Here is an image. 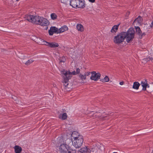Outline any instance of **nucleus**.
Returning a JSON list of instances; mask_svg holds the SVG:
<instances>
[{
    "label": "nucleus",
    "mask_w": 153,
    "mask_h": 153,
    "mask_svg": "<svg viewBox=\"0 0 153 153\" xmlns=\"http://www.w3.org/2000/svg\"><path fill=\"white\" fill-rule=\"evenodd\" d=\"M77 132L74 131L71 135V139H74L72 142L73 145L76 148H80L82 145L83 143V136L79 134H78V136L74 137V134Z\"/></svg>",
    "instance_id": "f257e3e1"
},
{
    "label": "nucleus",
    "mask_w": 153,
    "mask_h": 153,
    "mask_svg": "<svg viewBox=\"0 0 153 153\" xmlns=\"http://www.w3.org/2000/svg\"><path fill=\"white\" fill-rule=\"evenodd\" d=\"M124 38L125 39L126 38V42L128 43L133 40L134 37L135 30L132 27L130 28L127 32H123Z\"/></svg>",
    "instance_id": "f03ea898"
},
{
    "label": "nucleus",
    "mask_w": 153,
    "mask_h": 153,
    "mask_svg": "<svg viewBox=\"0 0 153 153\" xmlns=\"http://www.w3.org/2000/svg\"><path fill=\"white\" fill-rule=\"evenodd\" d=\"M70 5L74 8H83L85 7L84 0H71Z\"/></svg>",
    "instance_id": "7ed1b4c3"
},
{
    "label": "nucleus",
    "mask_w": 153,
    "mask_h": 153,
    "mask_svg": "<svg viewBox=\"0 0 153 153\" xmlns=\"http://www.w3.org/2000/svg\"><path fill=\"white\" fill-rule=\"evenodd\" d=\"M35 24L43 26H47L49 24V21L43 17L37 16Z\"/></svg>",
    "instance_id": "20e7f679"
},
{
    "label": "nucleus",
    "mask_w": 153,
    "mask_h": 153,
    "mask_svg": "<svg viewBox=\"0 0 153 153\" xmlns=\"http://www.w3.org/2000/svg\"><path fill=\"white\" fill-rule=\"evenodd\" d=\"M123 32L120 33L117 36H114V42L117 44H119L123 42L124 40Z\"/></svg>",
    "instance_id": "39448f33"
},
{
    "label": "nucleus",
    "mask_w": 153,
    "mask_h": 153,
    "mask_svg": "<svg viewBox=\"0 0 153 153\" xmlns=\"http://www.w3.org/2000/svg\"><path fill=\"white\" fill-rule=\"evenodd\" d=\"M61 73L63 74L65 76H66L68 78L70 79H71L72 76V75H75L77 74L76 72L74 71L72 72H71L69 70L68 71L63 70V71H61Z\"/></svg>",
    "instance_id": "423d86ee"
},
{
    "label": "nucleus",
    "mask_w": 153,
    "mask_h": 153,
    "mask_svg": "<svg viewBox=\"0 0 153 153\" xmlns=\"http://www.w3.org/2000/svg\"><path fill=\"white\" fill-rule=\"evenodd\" d=\"M71 148L68 145L65 144H62L59 147V150L62 153H67Z\"/></svg>",
    "instance_id": "0eeeda50"
},
{
    "label": "nucleus",
    "mask_w": 153,
    "mask_h": 153,
    "mask_svg": "<svg viewBox=\"0 0 153 153\" xmlns=\"http://www.w3.org/2000/svg\"><path fill=\"white\" fill-rule=\"evenodd\" d=\"M92 74L90 77L91 79L97 81L100 79L101 74L99 72L96 73V72L93 71L91 72Z\"/></svg>",
    "instance_id": "6e6552de"
},
{
    "label": "nucleus",
    "mask_w": 153,
    "mask_h": 153,
    "mask_svg": "<svg viewBox=\"0 0 153 153\" xmlns=\"http://www.w3.org/2000/svg\"><path fill=\"white\" fill-rule=\"evenodd\" d=\"M25 19L33 23H35L36 19H37V16L32 15H26L25 17Z\"/></svg>",
    "instance_id": "1a4fd4ad"
},
{
    "label": "nucleus",
    "mask_w": 153,
    "mask_h": 153,
    "mask_svg": "<svg viewBox=\"0 0 153 153\" xmlns=\"http://www.w3.org/2000/svg\"><path fill=\"white\" fill-rule=\"evenodd\" d=\"M63 79L62 82L63 83V87L65 89H66L67 88H69L70 87L69 86V83L68 82L70 79L68 78L67 77L65 76L64 75L62 76Z\"/></svg>",
    "instance_id": "9d476101"
},
{
    "label": "nucleus",
    "mask_w": 153,
    "mask_h": 153,
    "mask_svg": "<svg viewBox=\"0 0 153 153\" xmlns=\"http://www.w3.org/2000/svg\"><path fill=\"white\" fill-rule=\"evenodd\" d=\"M88 117H93V118H96L97 117H100V118L102 120H104L105 119V118L107 117V116L105 117H101L100 116V113L98 112H96L95 114H92V113H90L89 115L88 116Z\"/></svg>",
    "instance_id": "9b49d317"
},
{
    "label": "nucleus",
    "mask_w": 153,
    "mask_h": 153,
    "mask_svg": "<svg viewBox=\"0 0 153 153\" xmlns=\"http://www.w3.org/2000/svg\"><path fill=\"white\" fill-rule=\"evenodd\" d=\"M58 29L55 27H51L48 31L49 34L50 36L53 35L54 33H59Z\"/></svg>",
    "instance_id": "f8f14e48"
},
{
    "label": "nucleus",
    "mask_w": 153,
    "mask_h": 153,
    "mask_svg": "<svg viewBox=\"0 0 153 153\" xmlns=\"http://www.w3.org/2000/svg\"><path fill=\"white\" fill-rule=\"evenodd\" d=\"M147 82V80L146 79H145L144 80V81L141 82L140 84L143 87L142 90L143 91H146L147 87H149V85Z\"/></svg>",
    "instance_id": "ddd939ff"
},
{
    "label": "nucleus",
    "mask_w": 153,
    "mask_h": 153,
    "mask_svg": "<svg viewBox=\"0 0 153 153\" xmlns=\"http://www.w3.org/2000/svg\"><path fill=\"white\" fill-rule=\"evenodd\" d=\"M48 44L49 45L48 46L51 48H55L59 46V45L57 43L54 42H49Z\"/></svg>",
    "instance_id": "4468645a"
},
{
    "label": "nucleus",
    "mask_w": 153,
    "mask_h": 153,
    "mask_svg": "<svg viewBox=\"0 0 153 153\" xmlns=\"http://www.w3.org/2000/svg\"><path fill=\"white\" fill-rule=\"evenodd\" d=\"M14 149L15 153H20L22 151V148L19 146H16Z\"/></svg>",
    "instance_id": "2eb2a0df"
},
{
    "label": "nucleus",
    "mask_w": 153,
    "mask_h": 153,
    "mask_svg": "<svg viewBox=\"0 0 153 153\" xmlns=\"http://www.w3.org/2000/svg\"><path fill=\"white\" fill-rule=\"evenodd\" d=\"M39 44L40 45H45L48 46L49 42H48L45 41L43 39H40L39 42H38Z\"/></svg>",
    "instance_id": "dca6fc26"
},
{
    "label": "nucleus",
    "mask_w": 153,
    "mask_h": 153,
    "mask_svg": "<svg viewBox=\"0 0 153 153\" xmlns=\"http://www.w3.org/2000/svg\"><path fill=\"white\" fill-rule=\"evenodd\" d=\"M76 28L78 31L82 32L84 30V28L82 25L81 24H78L76 25Z\"/></svg>",
    "instance_id": "f3484780"
},
{
    "label": "nucleus",
    "mask_w": 153,
    "mask_h": 153,
    "mask_svg": "<svg viewBox=\"0 0 153 153\" xmlns=\"http://www.w3.org/2000/svg\"><path fill=\"white\" fill-rule=\"evenodd\" d=\"M140 85V84L138 82H135L134 83L132 88L134 89L137 90L139 89Z\"/></svg>",
    "instance_id": "a211bd4d"
},
{
    "label": "nucleus",
    "mask_w": 153,
    "mask_h": 153,
    "mask_svg": "<svg viewBox=\"0 0 153 153\" xmlns=\"http://www.w3.org/2000/svg\"><path fill=\"white\" fill-rule=\"evenodd\" d=\"M120 24H118L116 25H114L112 28V29L111 30V31L113 32H116L117 31V30L118 29V27L120 25Z\"/></svg>",
    "instance_id": "6ab92c4d"
},
{
    "label": "nucleus",
    "mask_w": 153,
    "mask_h": 153,
    "mask_svg": "<svg viewBox=\"0 0 153 153\" xmlns=\"http://www.w3.org/2000/svg\"><path fill=\"white\" fill-rule=\"evenodd\" d=\"M143 19L142 17L140 16H139L138 17L135 19L133 22V23L137 22L139 24L142 21Z\"/></svg>",
    "instance_id": "aec40b11"
},
{
    "label": "nucleus",
    "mask_w": 153,
    "mask_h": 153,
    "mask_svg": "<svg viewBox=\"0 0 153 153\" xmlns=\"http://www.w3.org/2000/svg\"><path fill=\"white\" fill-rule=\"evenodd\" d=\"M135 30H136L135 33L136 34H138L139 36L140 35L141 33V30L139 27L138 26L135 27Z\"/></svg>",
    "instance_id": "412c9836"
},
{
    "label": "nucleus",
    "mask_w": 153,
    "mask_h": 153,
    "mask_svg": "<svg viewBox=\"0 0 153 153\" xmlns=\"http://www.w3.org/2000/svg\"><path fill=\"white\" fill-rule=\"evenodd\" d=\"M67 115L66 113H64L62 114H61L59 116V118L63 120H65L67 119Z\"/></svg>",
    "instance_id": "4be33fe9"
},
{
    "label": "nucleus",
    "mask_w": 153,
    "mask_h": 153,
    "mask_svg": "<svg viewBox=\"0 0 153 153\" xmlns=\"http://www.w3.org/2000/svg\"><path fill=\"white\" fill-rule=\"evenodd\" d=\"M109 80V79L108 77L106 76L105 77L103 78L100 79V81L102 82H108Z\"/></svg>",
    "instance_id": "5701e85b"
},
{
    "label": "nucleus",
    "mask_w": 153,
    "mask_h": 153,
    "mask_svg": "<svg viewBox=\"0 0 153 153\" xmlns=\"http://www.w3.org/2000/svg\"><path fill=\"white\" fill-rule=\"evenodd\" d=\"M79 77L82 80L83 79L85 80L86 79V76H85V75L82 74H79L78 75Z\"/></svg>",
    "instance_id": "b1692460"
},
{
    "label": "nucleus",
    "mask_w": 153,
    "mask_h": 153,
    "mask_svg": "<svg viewBox=\"0 0 153 153\" xmlns=\"http://www.w3.org/2000/svg\"><path fill=\"white\" fill-rule=\"evenodd\" d=\"M88 150L87 148H82L80 150V152L82 153H87Z\"/></svg>",
    "instance_id": "393cba45"
},
{
    "label": "nucleus",
    "mask_w": 153,
    "mask_h": 153,
    "mask_svg": "<svg viewBox=\"0 0 153 153\" xmlns=\"http://www.w3.org/2000/svg\"><path fill=\"white\" fill-rule=\"evenodd\" d=\"M97 147L96 146L93 147L91 149H89V151H88V152L90 153H91V152H95L97 151Z\"/></svg>",
    "instance_id": "a878e982"
},
{
    "label": "nucleus",
    "mask_w": 153,
    "mask_h": 153,
    "mask_svg": "<svg viewBox=\"0 0 153 153\" xmlns=\"http://www.w3.org/2000/svg\"><path fill=\"white\" fill-rule=\"evenodd\" d=\"M51 19L53 20L57 19V17L55 13H52L51 14Z\"/></svg>",
    "instance_id": "bb28decb"
},
{
    "label": "nucleus",
    "mask_w": 153,
    "mask_h": 153,
    "mask_svg": "<svg viewBox=\"0 0 153 153\" xmlns=\"http://www.w3.org/2000/svg\"><path fill=\"white\" fill-rule=\"evenodd\" d=\"M34 62V60L32 59H30L27 60L25 63V64L27 65H28L30 64L31 63Z\"/></svg>",
    "instance_id": "cd10ccee"
},
{
    "label": "nucleus",
    "mask_w": 153,
    "mask_h": 153,
    "mask_svg": "<svg viewBox=\"0 0 153 153\" xmlns=\"http://www.w3.org/2000/svg\"><path fill=\"white\" fill-rule=\"evenodd\" d=\"M59 60L60 61V63L62 62H64L66 61L65 57L64 56H62L60 59H59Z\"/></svg>",
    "instance_id": "c85d7f7f"
},
{
    "label": "nucleus",
    "mask_w": 153,
    "mask_h": 153,
    "mask_svg": "<svg viewBox=\"0 0 153 153\" xmlns=\"http://www.w3.org/2000/svg\"><path fill=\"white\" fill-rule=\"evenodd\" d=\"M67 153H76V152L75 150L72 149L71 148Z\"/></svg>",
    "instance_id": "c756f323"
},
{
    "label": "nucleus",
    "mask_w": 153,
    "mask_h": 153,
    "mask_svg": "<svg viewBox=\"0 0 153 153\" xmlns=\"http://www.w3.org/2000/svg\"><path fill=\"white\" fill-rule=\"evenodd\" d=\"M58 31H59V32H58V33H61L64 32V30L63 29V28L62 27L60 28H59V29H58Z\"/></svg>",
    "instance_id": "7c9ffc66"
},
{
    "label": "nucleus",
    "mask_w": 153,
    "mask_h": 153,
    "mask_svg": "<svg viewBox=\"0 0 153 153\" xmlns=\"http://www.w3.org/2000/svg\"><path fill=\"white\" fill-rule=\"evenodd\" d=\"M61 1L62 3H64L66 4H67L69 2L68 0H61Z\"/></svg>",
    "instance_id": "2f4dec72"
},
{
    "label": "nucleus",
    "mask_w": 153,
    "mask_h": 153,
    "mask_svg": "<svg viewBox=\"0 0 153 153\" xmlns=\"http://www.w3.org/2000/svg\"><path fill=\"white\" fill-rule=\"evenodd\" d=\"M146 35V33H142L140 34V35L139 36V37L140 39H141L143 38V36H144Z\"/></svg>",
    "instance_id": "473e14b6"
},
{
    "label": "nucleus",
    "mask_w": 153,
    "mask_h": 153,
    "mask_svg": "<svg viewBox=\"0 0 153 153\" xmlns=\"http://www.w3.org/2000/svg\"><path fill=\"white\" fill-rule=\"evenodd\" d=\"M62 27L63 28V29L64 30V31H66L68 30V27L66 25H64L63 26H62Z\"/></svg>",
    "instance_id": "72a5a7b5"
},
{
    "label": "nucleus",
    "mask_w": 153,
    "mask_h": 153,
    "mask_svg": "<svg viewBox=\"0 0 153 153\" xmlns=\"http://www.w3.org/2000/svg\"><path fill=\"white\" fill-rule=\"evenodd\" d=\"M91 73L90 72H85L84 74L85 76L86 77V76H88L90 75Z\"/></svg>",
    "instance_id": "f704fd0d"
},
{
    "label": "nucleus",
    "mask_w": 153,
    "mask_h": 153,
    "mask_svg": "<svg viewBox=\"0 0 153 153\" xmlns=\"http://www.w3.org/2000/svg\"><path fill=\"white\" fill-rule=\"evenodd\" d=\"M80 69L79 68H77L76 69V73L77 74H79L80 72Z\"/></svg>",
    "instance_id": "c9c22d12"
},
{
    "label": "nucleus",
    "mask_w": 153,
    "mask_h": 153,
    "mask_svg": "<svg viewBox=\"0 0 153 153\" xmlns=\"http://www.w3.org/2000/svg\"><path fill=\"white\" fill-rule=\"evenodd\" d=\"M130 14V12H127L126 13V17H128L129 15Z\"/></svg>",
    "instance_id": "e433bc0d"
},
{
    "label": "nucleus",
    "mask_w": 153,
    "mask_h": 153,
    "mask_svg": "<svg viewBox=\"0 0 153 153\" xmlns=\"http://www.w3.org/2000/svg\"><path fill=\"white\" fill-rule=\"evenodd\" d=\"M78 133L77 132V133H76L74 135V137H76L77 136L78 137Z\"/></svg>",
    "instance_id": "4c0bfd02"
},
{
    "label": "nucleus",
    "mask_w": 153,
    "mask_h": 153,
    "mask_svg": "<svg viewBox=\"0 0 153 153\" xmlns=\"http://www.w3.org/2000/svg\"><path fill=\"white\" fill-rule=\"evenodd\" d=\"M95 0H88L89 1L91 2V3H94L95 1Z\"/></svg>",
    "instance_id": "58836bf2"
},
{
    "label": "nucleus",
    "mask_w": 153,
    "mask_h": 153,
    "mask_svg": "<svg viewBox=\"0 0 153 153\" xmlns=\"http://www.w3.org/2000/svg\"><path fill=\"white\" fill-rule=\"evenodd\" d=\"M123 84H124V82L123 81L120 82V84L121 85H122Z\"/></svg>",
    "instance_id": "ea45409f"
},
{
    "label": "nucleus",
    "mask_w": 153,
    "mask_h": 153,
    "mask_svg": "<svg viewBox=\"0 0 153 153\" xmlns=\"http://www.w3.org/2000/svg\"><path fill=\"white\" fill-rule=\"evenodd\" d=\"M15 98H16V97H15V96H14V97H12V98L13 99H15Z\"/></svg>",
    "instance_id": "a19ab883"
},
{
    "label": "nucleus",
    "mask_w": 153,
    "mask_h": 153,
    "mask_svg": "<svg viewBox=\"0 0 153 153\" xmlns=\"http://www.w3.org/2000/svg\"><path fill=\"white\" fill-rule=\"evenodd\" d=\"M53 86L54 87H55V86H56V85H53Z\"/></svg>",
    "instance_id": "79ce46f5"
},
{
    "label": "nucleus",
    "mask_w": 153,
    "mask_h": 153,
    "mask_svg": "<svg viewBox=\"0 0 153 153\" xmlns=\"http://www.w3.org/2000/svg\"><path fill=\"white\" fill-rule=\"evenodd\" d=\"M113 153H117V152H113Z\"/></svg>",
    "instance_id": "37998d69"
},
{
    "label": "nucleus",
    "mask_w": 153,
    "mask_h": 153,
    "mask_svg": "<svg viewBox=\"0 0 153 153\" xmlns=\"http://www.w3.org/2000/svg\"><path fill=\"white\" fill-rule=\"evenodd\" d=\"M18 0H16V1H18Z\"/></svg>",
    "instance_id": "c03bdc74"
}]
</instances>
